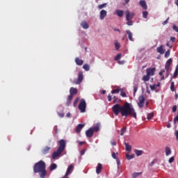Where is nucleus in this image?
Listing matches in <instances>:
<instances>
[{
  "label": "nucleus",
  "mask_w": 178,
  "mask_h": 178,
  "mask_svg": "<svg viewBox=\"0 0 178 178\" xmlns=\"http://www.w3.org/2000/svg\"><path fill=\"white\" fill-rule=\"evenodd\" d=\"M112 111L115 116H118L119 113H121L122 116H133L135 119H137V113L136 111L129 103L124 104L123 106L116 104L112 107Z\"/></svg>",
  "instance_id": "1"
},
{
  "label": "nucleus",
  "mask_w": 178,
  "mask_h": 178,
  "mask_svg": "<svg viewBox=\"0 0 178 178\" xmlns=\"http://www.w3.org/2000/svg\"><path fill=\"white\" fill-rule=\"evenodd\" d=\"M34 173H39L40 178H45L47 176V165L44 161L40 160L36 163L33 166Z\"/></svg>",
  "instance_id": "2"
},
{
  "label": "nucleus",
  "mask_w": 178,
  "mask_h": 178,
  "mask_svg": "<svg viewBox=\"0 0 178 178\" xmlns=\"http://www.w3.org/2000/svg\"><path fill=\"white\" fill-rule=\"evenodd\" d=\"M58 147L57 149V151L54 152L52 154V159H56L58 156L65 151V148H66V141L63 139H61L58 141Z\"/></svg>",
  "instance_id": "3"
},
{
  "label": "nucleus",
  "mask_w": 178,
  "mask_h": 178,
  "mask_svg": "<svg viewBox=\"0 0 178 178\" xmlns=\"http://www.w3.org/2000/svg\"><path fill=\"white\" fill-rule=\"evenodd\" d=\"M94 131L96 133L99 131V124H96L93 127L89 128L86 131V136L88 138H91L94 136Z\"/></svg>",
  "instance_id": "4"
},
{
  "label": "nucleus",
  "mask_w": 178,
  "mask_h": 178,
  "mask_svg": "<svg viewBox=\"0 0 178 178\" xmlns=\"http://www.w3.org/2000/svg\"><path fill=\"white\" fill-rule=\"evenodd\" d=\"M86 108L87 104L86 103V100L84 99H81L79 105V111L81 112V113H84Z\"/></svg>",
  "instance_id": "5"
},
{
  "label": "nucleus",
  "mask_w": 178,
  "mask_h": 178,
  "mask_svg": "<svg viewBox=\"0 0 178 178\" xmlns=\"http://www.w3.org/2000/svg\"><path fill=\"white\" fill-rule=\"evenodd\" d=\"M172 62H173V60H172V58H169L165 63V69L167 73L166 77L169 76V72H170V65H172Z\"/></svg>",
  "instance_id": "6"
},
{
  "label": "nucleus",
  "mask_w": 178,
  "mask_h": 178,
  "mask_svg": "<svg viewBox=\"0 0 178 178\" xmlns=\"http://www.w3.org/2000/svg\"><path fill=\"white\" fill-rule=\"evenodd\" d=\"M84 79V76L83 75V72H79L78 74V79L74 81V84H81Z\"/></svg>",
  "instance_id": "7"
},
{
  "label": "nucleus",
  "mask_w": 178,
  "mask_h": 178,
  "mask_svg": "<svg viewBox=\"0 0 178 178\" xmlns=\"http://www.w3.org/2000/svg\"><path fill=\"white\" fill-rule=\"evenodd\" d=\"M138 99H139V102L138 103V105L139 108H144L145 98L144 97V96L142 95L138 97Z\"/></svg>",
  "instance_id": "8"
},
{
  "label": "nucleus",
  "mask_w": 178,
  "mask_h": 178,
  "mask_svg": "<svg viewBox=\"0 0 178 178\" xmlns=\"http://www.w3.org/2000/svg\"><path fill=\"white\" fill-rule=\"evenodd\" d=\"M125 15H126V20H131V19L134 17V13H130L129 10H127L125 11Z\"/></svg>",
  "instance_id": "9"
},
{
  "label": "nucleus",
  "mask_w": 178,
  "mask_h": 178,
  "mask_svg": "<svg viewBox=\"0 0 178 178\" xmlns=\"http://www.w3.org/2000/svg\"><path fill=\"white\" fill-rule=\"evenodd\" d=\"M139 5L144 9V10H147V2H145V0H140L139 1Z\"/></svg>",
  "instance_id": "10"
},
{
  "label": "nucleus",
  "mask_w": 178,
  "mask_h": 178,
  "mask_svg": "<svg viewBox=\"0 0 178 178\" xmlns=\"http://www.w3.org/2000/svg\"><path fill=\"white\" fill-rule=\"evenodd\" d=\"M147 74L150 76H154V73H155V68H149L146 70Z\"/></svg>",
  "instance_id": "11"
},
{
  "label": "nucleus",
  "mask_w": 178,
  "mask_h": 178,
  "mask_svg": "<svg viewBox=\"0 0 178 178\" xmlns=\"http://www.w3.org/2000/svg\"><path fill=\"white\" fill-rule=\"evenodd\" d=\"M74 168V167L72 165V164L70 165L67 169L65 176H69V175H70V173H72V170H73Z\"/></svg>",
  "instance_id": "12"
},
{
  "label": "nucleus",
  "mask_w": 178,
  "mask_h": 178,
  "mask_svg": "<svg viewBox=\"0 0 178 178\" xmlns=\"http://www.w3.org/2000/svg\"><path fill=\"white\" fill-rule=\"evenodd\" d=\"M75 63L78 66H81L83 65V63H84V60L79 59V57H76L75 58Z\"/></svg>",
  "instance_id": "13"
},
{
  "label": "nucleus",
  "mask_w": 178,
  "mask_h": 178,
  "mask_svg": "<svg viewBox=\"0 0 178 178\" xmlns=\"http://www.w3.org/2000/svg\"><path fill=\"white\" fill-rule=\"evenodd\" d=\"M106 17V10H102L100 11V19L104 20V19H105Z\"/></svg>",
  "instance_id": "14"
},
{
  "label": "nucleus",
  "mask_w": 178,
  "mask_h": 178,
  "mask_svg": "<svg viewBox=\"0 0 178 178\" xmlns=\"http://www.w3.org/2000/svg\"><path fill=\"white\" fill-rule=\"evenodd\" d=\"M115 15H117L118 17H123L124 12L122 10H116L115 12Z\"/></svg>",
  "instance_id": "15"
},
{
  "label": "nucleus",
  "mask_w": 178,
  "mask_h": 178,
  "mask_svg": "<svg viewBox=\"0 0 178 178\" xmlns=\"http://www.w3.org/2000/svg\"><path fill=\"white\" fill-rule=\"evenodd\" d=\"M102 170V163H98L97 166L96 168V173L97 175H99V173H101Z\"/></svg>",
  "instance_id": "16"
},
{
  "label": "nucleus",
  "mask_w": 178,
  "mask_h": 178,
  "mask_svg": "<svg viewBox=\"0 0 178 178\" xmlns=\"http://www.w3.org/2000/svg\"><path fill=\"white\" fill-rule=\"evenodd\" d=\"M49 149H51L50 147L46 146L42 150V155H47L48 152H49Z\"/></svg>",
  "instance_id": "17"
},
{
  "label": "nucleus",
  "mask_w": 178,
  "mask_h": 178,
  "mask_svg": "<svg viewBox=\"0 0 178 178\" xmlns=\"http://www.w3.org/2000/svg\"><path fill=\"white\" fill-rule=\"evenodd\" d=\"M157 52H159V54H161V55H163V54H165L163 45H161L160 47H157Z\"/></svg>",
  "instance_id": "18"
},
{
  "label": "nucleus",
  "mask_w": 178,
  "mask_h": 178,
  "mask_svg": "<svg viewBox=\"0 0 178 178\" xmlns=\"http://www.w3.org/2000/svg\"><path fill=\"white\" fill-rule=\"evenodd\" d=\"M83 127H84V124H78V126L76 128V133L79 134L81 131V130H83Z\"/></svg>",
  "instance_id": "19"
},
{
  "label": "nucleus",
  "mask_w": 178,
  "mask_h": 178,
  "mask_svg": "<svg viewBox=\"0 0 178 178\" xmlns=\"http://www.w3.org/2000/svg\"><path fill=\"white\" fill-rule=\"evenodd\" d=\"M81 26L83 29H87L90 27V26L88 25V24H87V22H86V21H83L81 23Z\"/></svg>",
  "instance_id": "20"
},
{
  "label": "nucleus",
  "mask_w": 178,
  "mask_h": 178,
  "mask_svg": "<svg viewBox=\"0 0 178 178\" xmlns=\"http://www.w3.org/2000/svg\"><path fill=\"white\" fill-rule=\"evenodd\" d=\"M70 94L71 95H76V94H77V88H71L70 90Z\"/></svg>",
  "instance_id": "21"
},
{
  "label": "nucleus",
  "mask_w": 178,
  "mask_h": 178,
  "mask_svg": "<svg viewBox=\"0 0 178 178\" xmlns=\"http://www.w3.org/2000/svg\"><path fill=\"white\" fill-rule=\"evenodd\" d=\"M172 154V149L169 147H165V155L166 156H169Z\"/></svg>",
  "instance_id": "22"
},
{
  "label": "nucleus",
  "mask_w": 178,
  "mask_h": 178,
  "mask_svg": "<svg viewBox=\"0 0 178 178\" xmlns=\"http://www.w3.org/2000/svg\"><path fill=\"white\" fill-rule=\"evenodd\" d=\"M127 34H128V38L130 41H133V33L130 31H126Z\"/></svg>",
  "instance_id": "23"
},
{
  "label": "nucleus",
  "mask_w": 178,
  "mask_h": 178,
  "mask_svg": "<svg viewBox=\"0 0 178 178\" xmlns=\"http://www.w3.org/2000/svg\"><path fill=\"white\" fill-rule=\"evenodd\" d=\"M126 151H131V146L129 145L127 143H124Z\"/></svg>",
  "instance_id": "24"
},
{
  "label": "nucleus",
  "mask_w": 178,
  "mask_h": 178,
  "mask_svg": "<svg viewBox=\"0 0 178 178\" xmlns=\"http://www.w3.org/2000/svg\"><path fill=\"white\" fill-rule=\"evenodd\" d=\"M56 168H58V165H56V163H52V164L50 165V170H51V171L55 170V169H56Z\"/></svg>",
  "instance_id": "25"
},
{
  "label": "nucleus",
  "mask_w": 178,
  "mask_h": 178,
  "mask_svg": "<svg viewBox=\"0 0 178 178\" xmlns=\"http://www.w3.org/2000/svg\"><path fill=\"white\" fill-rule=\"evenodd\" d=\"M83 69L86 70V72H88L90 70V65L88 64H84L83 66Z\"/></svg>",
  "instance_id": "26"
},
{
  "label": "nucleus",
  "mask_w": 178,
  "mask_h": 178,
  "mask_svg": "<svg viewBox=\"0 0 178 178\" xmlns=\"http://www.w3.org/2000/svg\"><path fill=\"white\" fill-rule=\"evenodd\" d=\"M143 81H149V75L147 74V75L143 76Z\"/></svg>",
  "instance_id": "27"
},
{
  "label": "nucleus",
  "mask_w": 178,
  "mask_h": 178,
  "mask_svg": "<svg viewBox=\"0 0 178 178\" xmlns=\"http://www.w3.org/2000/svg\"><path fill=\"white\" fill-rule=\"evenodd\" d=\"M135 155L134 154H126V158L128 161H130L131 159H133V158H134Z\"/></svg>",
  "instance_id": "28"
},
{
  "label": "nucleus",
  "mask_w": 178,
  "mask_h": 178,
  "mask_svg": "<svg viewBox=\"0 0 178 178\" xmlns=\"http://www.w3.org/2000/svg\"><path fill=\"white\" fill-rule=\"evenodd\" d=\"M135 154L137 156H140V155H143V151L142 150H135Z\"/></svg>",
  "instance_id": "29"
},
{
  "label": "nucleus",
  "mask_w": 178,
  "mask_h": 178,
  "mask_svg": "<svg viewBox=\"0 0 178 178\" xmlns=\"http://www.w3.org/2000/svg\"><path fill=\"white\" fill-rule=\"evenodd\" d=\"M141 174H142V172H134V173L132 174V177L133 178H137Z\"/></svg>",
  "instance_id": "30"
},
{
  "label": "nucleus",
  "mask_w": 178,
  "mask_h": 178,
  "mask_svg": "<svg viewBox=\"0 0 178 178\" xmlns=\"http://www.w3.org/2000/svg\"><path fill=\"white\" fill-rule=\"evenodd\" d=\"M119 92H120V89L119 88L111 90V94H119Z\"/></svg>",
  "instance_id": "31"
},
{
  "label": "nucleus",
  "mask_w": 178,
  "mask_h": 178,
  "mask_svg": "<svg viewBox=\"0 0 178 178\" xmlns=\"http://www.w3.org/2000/svg\"><path fill=\"white\" fill-rule=\"evenodd\" d=\"M153 118H154V113H150L147 114V119H148V120H149L150 119H152Z\"/></svg>",
  "instance_id": "32"
},
{
  "label": "nucleus",
  "mask_w": 178,
  "mask_h": 178,
  "mask_svg": "<svg viewBox=\"0 0 178 178\" xmlns=\"http://www.w3.org/2000/svg\"><path fill=\"white\" fill-rule=\"evenodd\" d=\"M143 17L144 19H147V17H148V12L147 11L143 12Z\"/></svg>",
  "instance_id": "33"
},
{
  "label": "nucleus",
  "mask_w": 178,
  "mask_h": 178,
  "mask_svg": "<svg viewBox=\"0 0 178 178\" xmlns=\"http://www.w3.org/2000/svg\"><path fill=\"white\" fill-rule=\"evenodd\" d=\"M79 101H80V98L76 97L74 102V106L76 108V106H77V104L79 102Z\"/></svg>",
  "instance_id": "34"
},
{
  "label": "nucleus",
  "mask_w": 178,
  "mask_h": 178,
  "mask_svg": "<svg viewBox=\"0 0 178 178\" xmlns=\"http://www.w3.org/2000/svg\"><path fill=\"white\" fill-rule=\"evenodd\" d=\"M177 74H178V65H177V67L175 68V71L174 72L173 77H177Z\"/></svg>",
  "instance_id": "35"
},
{
  "label": "nucleus",
  "mask_w": 178,
  "mask_h": 178,
  "mask_svg": "<svg viewBox=\"0 0 178 178\" xmlns=\"http://www.w3.org/2000/svg\"><path fill=\"white\" fill-rule=\"evenodd\" d=\"M127 26H133V21L131 19H127Z\"/></svg>",
  "instance_id": "36"
},
{
  "label": "nucleus",
  "mask_w": 178,
  "mask_h": 178,
  "mask_svg": "<svg viewBox=\"0 0 178 178\" xmlns=\"http://www.w3.org/2000/svg\"><path fill=\"white\" fill-rule=\"evenodd\" d=\"M121 56H122L121 54H117V56L115 57L114 60H115V61L119 60V59H120Z\"/></svg>",
  "instance_id": "37"
},
{
  "label": "nucleus",
  "mask_w": 178,
  "mask_h": 178,
  "mask_svg": "<svg viewBox=\"0 0 178 178\" xmlns=\"http://www.w3.org/2000/svg\"><path fill=\"white\" fill-rule=\"evenodd\" d=\"M170 90L171 91H175V82H172L170 85Z\"/></svg>",
  "instance_id": "38"
},
{
  "label": "nucleus",
  "mask_w": 178,
  "mask_h": 178,
  "mask_svg": "<svg viewBox=\"0 0 178 178\" xmlns=\"http://www.w3.org/2000/svg\"><path fill=\"white\" fill-rule=\"evenodd\" d=\"M112 157L113 158V159H118V153H115V152H113L112 153Z\"/></svg>",
  "instance_id": "39"
},
{
  "label": "nucleus",
  "mask_w": 178,
  "mask_h": 178,
  "mask_svg": "<svg viewBox=\"0 0 178 178\" xmlns=\"http://www.w3.org/2000/svg\"><path fill=\"white\" fill-rule=\"evenodd\" d=\"M170 56V51L168 50L165 53V58H169V56Z\"/></svg>",
  "instance_id": "40"
},
{
  "label": "nucleus",
  "mask_w": 178,
  "mask_h": 178,
  "mask_svg": "<svg viewBox=\"0 0 178 178\" xmlns=\"http://www.w3.org/2000/svg\"><path fill=\"white\" fill-rule=\"evenodd\" d=\"M106 6V3H103L98 6L99 9H103V8H105Z\"/></svg>",
  "instance_id": "41"
},
{
  "label": "nucleus",
  "mask_w": 178,
  "mask_h": 178,
  "mask_svg": "<svg viewBox=\"0 0 178 178\" xmlns=\"http://www.w3.org/2000/svg\"><path fill=\"white\" fill-rule=\"evenodd\" d=\"M175 161V156H172L169 159L168 162L169 163H172Z\"/></svg>",
  "instance_id": "42"
},
{
  "label": "nucleus",
  "mask_w": 178,
  "mask_h": 178,
  "mask_svg": "<svg viewBox=\"0 0 178 178\" xmlns=\"http://www.w3.org/2000/svg\"><path fill=\"white\" fill-rule=\"evenodd\" d=\"M149 87H150L152 91H154V90H156V85H154V86L150 85Z\"/></svg>",
  "instance_id": "43"
},
{
  "label": "nucleus",
  "mask_w": 178,
  "mask_h": 178,
  "mask_svg": "<svg viewBox=\"0 0 178 178\" xmlns=\"http://www.w3.org/2000/svg\"><path fill=\"white\" fill-rule=\"evenodd\" d=\"M124 133H126V128H122L121 129V134L120 136H123L124 134Z\"/></svg>",
  "instance_id": "44"
},
{
  "label": "nucleus",
  "mask_w": 178,
  "mask_h": 178,
  "mask_svg": "<svg viewBox=\"0 0 178 178\" xmlns=\"http://www.w3.org/2000/svg\"><path fill=\"white\" fill-rule=\"evenodd\" d=\"M115 49H119V48H120V44H119V42H115Z\"/></svg>",
  "instance_id": "45"
},
{
  "label": "nucleus",
  "mask_w": 178,
  "mask_h": 178,
  "mask_svg": "<svg viewBox=\"0 0 178 178\" xmlns=\"http://www.w3.org/2000/svg\"><path fill=\"white\" fill-rule=\"evenodd\" d=\"M58 115L60 118H64L65 117V113L63 112L58 113Z\"/></svg>",
  "instance_id": "46"
},
{
  "label": "nucleus",
  "mask_w": 178,
  "mask_h": 178,
  "mask_svg": "<svg viewBox=\"0 0 178 178\" xmlns=\"http://www.w3.org/2000/svg\"><path fill=\"white\" fill-rule=\"evenodd\" d=\"M120 95H121V97H123L124 98L127 97L126 92H124L123 90L121 91Z\"/></svg>",
  "instance_id": "47"
},
{
  "label": "nucleus",
  "mask_w": 178,
  "mask_h": 178,
  "mask_svg": "<svg viewBox=\"0 0 178 178\" xmlns=\"http://www.w3.org/2000/svg\"><path fill=\"white\" fill-rule=\"evenodd\" d=\"M168 23H169V17L167 18V19L165 21H164L162 24L163 26H165V24H168Z\"/></svg>",
  "instance_id": "48"
},
{
  "label": "nucleus",
  "mask_w": 178,
  "mask_h": 178,
  "mask_svg": "<svg viewBox=\"0 0 178 178\" xmlns=\"http://www.w3.org/2000/svg\"><path fill=\"white\" fill-rule=\"evenodd\" d=\"M173 30H175V31H176L177 33H178V26H177L176 25H174L172 26Z\"/></svg>",
  "instance_id": "49"
},
{
  "label": "nucleus",
  "mask_w": 178,
  "mask_h": 178,
  "mask_svg": "<svg viewBox=\"0 0 178 178\" xmlns=\"http://www.w3.org/2000/svg\"><path fill=\"white\" fill-rule=\"evenodd\" d=\"M120 101V99L117 97L116 99H114L113 102L114 104H118L119 103Z\"/></svg>",
  "instance_id": "50"
},
{
  "label": "nucleus",
  "mask_w": 178,
  "mask_h": 178,
  "mask_svg": "<svg viewBox=\"0 0 178 178\" xmlns=\"http://www.w3.org/2000/svg\"><path fill=\"white\" fill-rule=\"evenodd\" d=\"M137 90H138V87L134 86V95L137 92Z\"/></svg>",
  "instance_id": "51"
},
{
  "label": "nucleus",
  "mask_w": 178,
  "mask_h": 178,
  "mask_svg": "<svg viewBox=\"0 0 178 178\" xmlns=\"http://www.w3.org/2000/svg\"><path fill=\"white\" fill-rule=\"evenodd\" d=\"M67 99H69V101H72V99H73V95H70L68 96Z\"/></svg>",
  "instance_id": "52"
},
{
  "label": "nucleus",
  "mask_w": 178,
  "mask_h": 178,
  "mask_svg": "<svg viewBox=\"0 0 178 178\" xmlns=\"http://www.w3.org/2000/svg\"><path fill=\"white\" fill-rule=\"evenodd\" d=\"M166 46H167V47H169V48H170V49H172V47H173V45L170 44V42H168L166 43Z\"/></svg>",
  "instance_id": "53"
},
{
  "label": "nucleus",
  "mask_w": 178,
  "mask_h": 178,
  "mask_svg": "<svg viewBox=\"0 0 178 178\" xmlns=\"http://www.w3.org/2000/svg\"><path fill=\"white\" fill-rule=\"evenodd\" d=\"M177 111V106H172V112H176Z\"/></svg>",
  "instance_id": "54"
},
{
  "label": "nucleus",
  "mask_w": 178,
  "mask_h": 178,
  "mask_svg": "<svg viewBox=\"0 0 178 178\" xmlns=\"http://www.w3.org/2000/svg\"><path fill=\"white\" fill-rule=\"evenodd\" d=\"M116 162H117V165H118V166L119 168V166H120V160L119 159H116Z\"/></svg>",
  "instance_id": "55"
},
{
  "label": "nucleus",
  "mask_w": 178,
  "mask_h": 178,
  "mask_svg": "<svg viewBox=\"0 0 178 178\" xmlns=\"http://www.w3.org/2000/svg\"><path fill=\"white\" fill-rule=\"evenodd\" d=\"M111 145H116V141L112 140H111Z\"/></svg>",
  "instance_id": "56"
},
{
  "label": "nucleus",
  "mask_w": 178,
  "mask_h": 178,
  "mask_svg": "<svg viewBox=\"0 0 178 178\" xmlns=\"http://www.w3.org/2000/svg\"><path fill=\"white\" fill-rule=\"evenodd\" d=\"M108 100L109 102H111V101H112V96L111 95H108Z\"/></svg>",
  "instance_id": "57"
},
{
  "label": "nucleus",
  "mask_w": 178,
  "mask_h": 178,
  "mask_svg": "<svg viewBox=\"0 0 178 178\" xmlns=\"http://www.w3.org/2000/svg\"><path fill=\"white\" fill-rule=\"evenodd\" d=\"M70 104H72V100H69L67 99V106H69V105H70Z\"/></svg>",
  "instance_id": "58"
},
{
  "label": "nucleus",
  "mask_w": 178,
  "mask_h": 178,
  "mask_svg": "<svg viewBox=\"0 0 178 178\" xmlns=\"http://www.w3.org/2000/svg\"><path fill=\"white\" fill-rule=\"evenodd\" d=\"M163 73H165V70H161V71L159 72V75H160V76H163Z\"/></svg>",
  "instance_id": "59"
},
{
  "label": "nucleus",
  "mask_w": 178,
  "mask_h": 178,
  "mask_svg": "<svg viewBox=\"0 0 178 178\" xmlns=\"http://www.w3.org/2000/svg\"><path fill=\"white\" fill-rule=\"evenodd\" d=\"M170 41H172V42H175V41H176V38L172 37V38H170Z\"/></svg>",
  "instance_id": "60"
},
{
  "label": "nucleus",
  "mask_w": 178,
  "mask_h": 178,
  "mask_svg": "<svg viewBox=\"0 0 178 178\" xmlns=\"http://www.w3.org/2000/svg\"><path fill=\"white\" fill-rule=\"evenodd\" d=\"M175 136H176L177 140H178V131H177L175 132Z\"/></svg>",
  "instance_id": "61"
},
{
  "label": "nucleus",
  "mask_w": 178,
  "mask_h": 178,
  "mask_svg": "<svg viewBox=\"0 0 178 178\" xmlns=\"http://www.w3.org/2000/svg\"><path fill=\"white\" fill-rule=\"evenodd\" d=\"M66 118H70V113H67L66 114Z\"/></svg>",
  "instance_id": "62"
},
{
  "label": "nucleus",
  "mask_w": 178,
  "mask_h": 178,
  "mask_svg": "<svg viewBox=\"0 0 178 178\" xmlns=\"http://www.w3.org/2000/svg\"><path fill=\"white\" fill-rule=\"evenodd\" d=\"M84 154H85L84 150H82V151L81 152V155H84Z\"/></svg>",
  "instance_id": "63"
},
{
  "label": "nucleus",
  "mask_w": 178,
  "mask_h": 178,
  "mask_svg": "<svg viewBox=\"0 0 178 178\" xmlns=\"http://www.w3.org/2000/svg\"><path fill=\"white\" fill-rule=\"evenodd\" d=\"M175 5L178 7V0H175Z\"/></svg>",
  "instance_id": "64"
}]
</instances>
